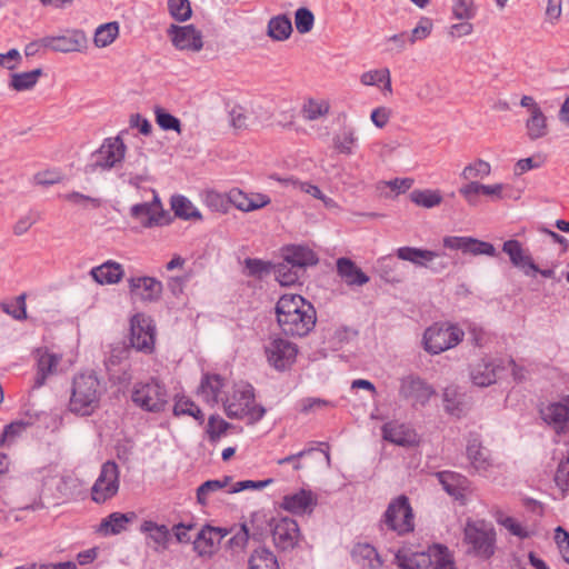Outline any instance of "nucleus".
<instances>
[{
	"label": "nucleus",
	"instance_id": "nucleus-51",
	"mask_svg": "<svg viewBox=\"0 0 569 569\" xmlns=\"http://www.w3.org/2000/svg\"><path fill=\"white\" fill-rule=\"evenodd\" d=\"M173 413L176 416H182V415L191 416L196 420H198L200 423H202L203 419H204L201 409L194 402H192L188 399L178 400L173 407Z\"/></svg>",
	"mask_w": 569,
	"mask_h": 569
},
{
	"label": "nucleus",
	"instance_id": "nucleus-29",
	"mask_svg": "<svg viewBox=\"0 0 569 569\" xmlns=\"http://www.w3.org/2000/svg\"><path fill=\"white\" fill-rule=\"evenodd\" d=\"M337 272L347 286H363L369 282V277L349 258L337 260Z\"/></svg>",
	"mask_w": 569,
	"mask_h": 569
},
{
	"label": "nucleus",
	"instance_id": "nucleus-48",
	"mask_svg": "<svg viewBox=\"0 0 569 569\" xmlns=\"http://www.w3.org/2000/svg\"><path fill=\"white\" fill-rule=\"evenodd\" d=\"M330 104L326 100L309 99L302 108V116L306 120L312 121L328 114Z\"/></svg>",
	"mask_w": 569,
	"mask_h": 569
},
{
	"label": "nucleus",
	"instance_id": "nucleus-37",
	"mask_svg": "<svg viewBox=\"0 0 569 569\" xmlns=\"http://www.w3.org/2000/svg\"><path fill=\"white\" fill-rule=\"evenodd\" d=\"M248 563L249 569H279L277 557L266 547L254 549Z\"/></svg>",
	"mask_w": 569,
	"mask_h": 569
},
{
	"label": "nucleus",
	"instance_id": "nucleus-9",
	"mask_svg": "<svg viewBox=\"0 0 569 569\" xmlns=\"http://www.w3.org/2000/svg\"><path fill=\"white\" fill-rule=\"evenodd\" d=\"M126 151L127 147L120 136L104 139L100 148L92 153L87 171L96 172L117 168L124 160Z\"/></svg>",
	"mask_w": 569,
	"mask_h": 569
},
{
	"label": "nucleus",
	"instance_id": "nucleus-1",
	"mask_svg": "<svg viewBox=\"0 0 569 569\" xmlns=\"http://www.w3.org/2000/svg\"><path fill=\"white\" fill-rule=\"evenodd\" d=\"M276 315L281 330L292 337L307 336L317 320L313 306L299 295H283L276 305Z\"/></svg>",
	"mask_w": 569,
	"mask_h": 569
},
{
	"label": "nucleus",
	"instance_id": "nucleus-21",
	"mask_svg": "<svg viewBox=\"0 0 569 569\" xmlns=\"http://www.w3.org/2000/svg\"><path fill=\"white\" fill-rule=\"evenodd\" d=\"M505 369L502 360L481 359L471 367L470 378L476 386L488 387L497 381Z\"/></svg>",
	"mask_w": 569,
	"mask_h": 569
},
{
	"label": "nucleus",
	"instance_id": "nucleus-60",
	"mask_svg": "<svg viewBox=\"0 0 569 569\" xmlns=\"http://www.w3.org/2000/svg\"><path fill=\"white\" fill-rule=\"evenodd\" d=\"M277 180L284 184H291L293 188L299 189L300 191L308 193L316 199H322L323 192L315 184H311L309 182H302V181L296 180L293 178H286V179L277 178Z\"/></svg>",
	"mask_w": 569,
	"mask_h": 569
},
{
	"label": "nucleus",
	"instance_id": "nucleus-45",
	"mask_svg": "<svg viewBox=\"0 0 569 569\" xmlns=\"http://www.w3.org/2000/svg\"><path fill=\"white\" fill-rule=\"evenodd\" d=\"M491 173V166L489 162L477 159L467 164L460 173L461 179L466 181H476V179H483Z\"/></svg>",
	"mask_w": 569,
	"mask_h": 569
},
{
	"label": "nucleus",
	"instance_id": "nucleus-47",
	"mask_svg": "<svg viewBox=\"0 0 569 569\" xmlns=\"http://www.w3.org/2000/svg\"><path fill=\"white\" fill-rule=\"evenodd\" d=\"M360 81L365 86H377L385 83V90L391 93L390 71L387 68L370 70L361 74Z\"/></svg>",
	"mask_w": 569,
	"mask_h": 569
},
{
	"label": "nucleus",
	"instance_id": "nucleus-43",
	"mask_svg": "<svg viewBox=\"0 0 569 569\" xmlns=\"http://www.w3.org/2000/svg\"><path fill=\"white\" fill-rule=\"evenodd\" d=\"M119 34V23L116 21L103 23L96 29L93 43L97 48L111 44Z\"/></svg>",
	"mask_w": 569,
	"mask_h": 569
},
{
	"label": "nucleus",
	"instance_id": "nucleus-14",
	"mask_svg": "<svg viewBox=\"0 0 569 569\" xmlns=\"http://www.w3.org/2000/svg\"><path fill=\"white\" fill-rule=\"evenodd\" d=\"M539 413L542 421L557 435L569 433V395L542 406Z\"/></svg>",
	"mask_w": 569,
	"mask_h": 569
},
{
	"label": "nucleus",
	"instance_id": "nucleus-41",
	"mask_svg": "<svg viewBox=\"0 0 569 569\" xmlns=\"http://www.w3.org/2000/svg\"><path fill=\"white\" fill-rule=\"evenodd\" d=\"M291 32V20L286 16H277L272 18L268 23V34L277 41H283L288 39Z\"/></svg>",
	"mask_w": 569,
	"mask_h": 569
},
{
	"label": "nucleus",
	"instance_id": "nucleus-35",
	"mask_svg": "<svg viewBox=\"0 0 569 569\" xmlns=\"http://www.w3.org/2000/svg\"><path fill=\"white\" fill-rule=\"evenodd\" d=\"M527 137L535 141L548 134L547 117L541 109H535L526 120Z\"/></svg>",
	"mask_w": 569,
	"mask_h": 569
},
{
	"label": "nucleus",
	"instance_id": "nucleus-50",
	"mask_svg": "<svg viewBox=\"0 0 569 569\" xmlns=\"http://www.w3.org/2000/svg\"><path fill=\"white\" fill-rule=\"evenodd\" d=\"M433 29V23L430 18L422 17L420 18L418 24L408 33V42L409 44H415L418 41H422L427 39Z\"/></svg>",
	"mask_w": 569,
	"mask_h": 569
},
{
	"label": "nucleus",
	"instance_id": "nucleus-61",
	"mask_svg": "<svg viewBox=\"0 0 569 569\" xmlns=\"http://www.w3.org/2000/svg\"><path fill=\"white\" fill-rule=\"evenodd\" d=\"M482 183L478 181H468L466 184H462L459 188V193L465 198V200L475 206L477 203V199L480 194H482Z\"/></svg>",
	"mask_w": 569,
	"mask_h": 569
},
{
	"label": "nucleus",
	"instance_id": "nucleus-28",
	"mask_svg": "<svg viewBox=\"0 0 569 569\" xmlns=\"http://www.w3.org/2000/svg\"><path fill=\"white\" fill-rule=\"evenodd\" d=\"M228 533L227 530L221 528L206 526L197 532L193 539L194 550L199 555H206L211 552V549L219 545L221 539Z\"/></svg>",
	"mask_w": 569,
	"mask_h": 569
},
{
	"label": "nucleus",
	"instance_id": "nucleus-49",
	"mask_svg": "<svg viewBox=\"0 0 569 569\" xmlns=\"http://www.w3.org/2000/svg\"><path fill=\"white\" fill-rule=\"evenodd\" d=\"M231 478L226 476L222 479H213L208 480L203 482L198 489H197V499L198 502L201 505H206L208 497L216 491H219L223 488H226Z\"/></svg>",
	"mask_w": 569,
	"mask_h": 569
},
{
	"label": "nucleus",
	"instance_id": "nucleus-17",
	"mask_svg": "<svg viewBox=\"0 0 569 569\" xmlns=\"http://www.w3.org/2000/svg\"><path fill=\"white\" fill-rule=\"evenodd\" d=\"M41 44L62 53L82 52L88 48V38L82 30L76 29L63 36L44 37Z\"/></svg>",
	"mask_w": 569,
	"mask_h": 569
},
{
	"label": "nucleus",
	"instance_id": "nucleus-36",
	"mask_svg": "<svg viewBox=\"0 0 569 569\" xmlns=\"http://www.w3.org/2000/svg\"><path fill=\"white\" fill-rule=\"evenodd\" d=\"M133 517V513L113 512L101 521L99 531L103 535H118L127 529Z\"/></svg>",
	"mask_w": 569,
	"mask_h": 569
},
{
	"label": "nucleus",
	"instance_id": "nucleus-42",
	"mask_svg": "<svg viewBox=\"0 0 569 569\" xmlns=\"http://www.w3.org/2000/svg\"><path fill=\"white\" fill-rule=\"evenodd\" d=\"M410 200L419 207L431 209L442 202V196L439 190L416 189L410 193Z\"/></svg>",
	"mask_w": 569,
	"mask_h": 569
},
{
	"label": "nucleus",
	"instance_id": "nucleus-40",
	"mask_svg": "<svg viewBox=\"0 0 569 569\" xmlns=\"http://www.w3.org/2000/svg\"><path fill=\"white\" fill-rule=\"evenodd\" d=\"M171 209L177 217L184 220L201 218L199 210L184 196H173L171 198Z\"/></svg>",
	"mask_w": 569,
	"mask_h": 569
},
{
	"label": "nucleus",
	"instance_id": "nucleus-55",
	"mask_svg": "<svg viewBox=\"0 0 569 569\" xmlns=\"http://www.w3.org/2000/svg\"><path fill=\"white\" fill-rule=\"evenodd\" d=\"M356 141L357 137L355 132L352 130H346L333 138V146L340 153L351 154Z\"/></svg>",
	"mask_w": 569,
	"mask_h": 569
},
{
	"label": "nucleus",
	"instance_id": "nucleus-53",
	"mask_svg": "<svg viewBox=\"0 0 569 569\" xmlns=\"http://www.w3.org/2000/svg\"><path fill=\"white\" fill-rule=\"evenodd\" d=\"M168 9L172 18L187 21L192 14L189 0H168Z\"/></svg>",
	"mask_w": 569,
	"mask_h": 569
},
{
	"label": "nucleus",
	"instance_id": "nucleus-4",
	"mask_svg": "<svg viewBox=\"0 0 569 569\" xmlns=\"http://www.w3.org/2000/svg\"><path fill=\"white\" fill-rule=\"evenodd\" d=\"M497 533L491 522L467 520L463 529V543L467 553L481 559H490L496 551Z\"/></svg>",
	"mask_w": 569,
	"mask_h": 569
},
{
	"label": "nucleus",
	"instance_id": "nucleus-23",
	"mask_svg": "<svg viewBox=\"0 0 569 569\" xmlns=\"http://www.w3.org/2000/svg\"><path fill=\"white\" fill-rule=\"evenodd\" d=\"M502 251L509 256L511 263L521 269L526 276H532L538 271V266L518 240L505 241Z\"/></svg>",
	"mask_w": 569,
	"mask_h": 569
},
{
	"label": "nucleus",
	"instance_id": "nucleus-57",
	"mask_svg": "<svg viewBox=\"0 0 569 569\" xmlns=\"http://www.w3.org/2000/svg\"><path fill=\"white\" fill-rule=\"evenodd\" d=\"M452 14L458 20H469L476 16L473 0H457L452 7Z\"/></svg>",
	"mask_w": 569,
	"mask_h": 569
},
{
	"label": "nucleus",
	"instance_id": "nucleus-27",
	"mask_svg": "<svg viewBox=\"0 0 569 569\" xmlns=\"http://www.w3.org/2000/svg\"><path fill=\"white\" fill-rule=\"evenodd\" d=\"M140 530L146 533L147 545L153 550L161 551L167 549L170 540V531L167 526L146 520L142 522Z\"/></svg>",
	"mask_w": 569,
	"mask_h": 569
},
{
	"label": "nucleus",
	"instance_id": "nucleus-11",
	"mask_svg": "<svg viewBox=\"0 0 569 569\" xmlns=\"http://www.w3.org/2000/svg\"><path fill=\"white\" fill-rule=\"evenodd\" d=\"M396 254L400 260L409 261L416 267L428 268L433 273H440L448 267V262L442 259L443 253L432 250L400 247L396 250Z\"/></svg>",
	"mask_w": 569,
	"mask_h": 569
},
{
	"label": "nucleus",
	"instance_id": "nucleus-39",
	"mask_svg": "<svg viewBox=\"0 0 569 569\" xmlns=\"http://www.w3.org/2000/svg\"><path fill=\"white\" fill-rule=\"evenodd\" d=\"M41 74L42 69L40 68L28 72L13 73L11 74L9 87L16 91L30 90L37 84Z\"/></svg>",
	"mask_w": 569,
	"mask_h": 569
},
{
	"label": "nucleus",
	"instance_id": "nucleus-63",
	"mask_svg": "<svg viewBox=\"0 0 569 569\" xmlns=\"http://www.w3.org/2000/svg\"><path fill=\"white\" fill-rule=\"evenodd\" d=\"M26 297L24 295L19 296L16 298L14 301L3 305V310L11 315L17 320H22L27 318V311H26Z\"/></svg>",
	"mask_w": 569,
	"mask_h": 569
},
{
	"label": "nucleus",
	"instance_id": "nucleus-30",
	"mask_svg": "<svg viewBox=\"0 0 569 569\" xmlns=\"http://www.w3.org/2000/svg\"><path fill=\"white\" fill-rule=\"evenodd\" d=\"M90 274L99 284H114L122 279L124 270L120 263L109 260L92 268Z\"/></svg>",
	"mask_w": 569,
	"mask_h": 569
},
{
	"label": "nucleus",
	"instance_id": "nucleus-15",
	"mask_svg": "<svg viewBox=\"0 0 569 569\" xmlns=\"http://www.w3.org/2000/svg\"><path fill=\"white\" fill-rule=\"evenodd\" d=\"M156 327L144 315H136L131 319V346L138 351L151 352L154 347Z\"/></svg>",
	"mask_w": 569,
	"mask_h": 569
},
{
	"label": "nucleus",
	"instance_id": "nucleus-26",
	"mask_svg": "<svg viewBox=\"0 0 569 569\" xmlns=\"http://www.w3.org/2000/svg\"><path fill=\"white\" fill-rule=\"evenodd\" d=\"M131 216L139 220L144 228L162 223L163 210L158 197L152 202L138 203L131 207Z\"/></svg>",
	"mask_w": 569,
	"mask_h": 569
},
{
	"label": "nucleus",
	"instance_id": "nucleus-52",
	"mask_svg": "<svg viewBox=\"0 0 569 569\" xmlns=\"http://www.w3.org/2000/svg\"><path fill=\"white\" fill-rule=\"evenodd\" d=\"M555 482L562 496L569 493V450L566 459L560 460L558 465Z\"/></svg>",
	"mask_w": 569,
	"mask_h": 569
},
{
	"label": "nucleus",
	"instance_id": "nucleus-19",
	"mask_svg": "<svg viewBox=\"0 0 569 569\" xmlns=\"http://www.w3.org/2000/svg\"><path fill=\"white\" fill-rule=\"evenodd\" d=\"M168 36L171 38L173 46L179 50L198 52L203 47L202 33L192 24H172L168 29Z\"/></svg>",
	"mask_w": 569,
	"mask_h": 569
},
{
	"label": "nucleus",
	"instance_id": "nucleus-8",
	"mask_svg": "<svg viewBox=\"0 0 569 569\" xmlns=\"http://www.w3.org/2000/svg\"><path fill=\"white\" fill-rule=\"evenodd\" d=\"M463 336V330L456 325L435 323L425 331V349L429 353L439 355L456 347L462 341Z\"/></svg>",
	"mask_w": 569,
	"mask_h": 569
},
{
	"label": "nucleus",
	"instance_id": "nucleus-56",
	"mask_svg": "<svg viewBox=\"0 0 569 569\" xmlns=\"http://www.w3.org/2000/svg\"><path fill=\"white\" fill-rule=\"evenodd\" d=\"M497 521L505 529H507L511 535H513L520 539H526L529 537V531L512 517L500 516L497 519Z\"/></svg>",
	"mask_w": 569,
	"mask_h": 569
},
{
	"label": "nucleus",
	"instance_id": "nucleus-13",
	"mask_svg": "<svg viewBox=\"0 0 569 569\" xmlns=\"http://www.w3.org/2000/svg\"><path fill=\"white\" fill-rule=\"evenodd\" d=\"M266 356L270 366L277 370H286L296 360L297 346L281 337H272L264 346Z\"/></svg>",
	"mask_w": 569,
	"mask_h": 569
},
{
	"label": "nucleus",
	"instance_id": "nucleus-54",
	"mask_svg": "<svg viewBox=\"0 0 569 569\" xmlns=\"http://www.w3.org/2000/svg\"><path fill=\"white\" fill-rule=\"evenodd\" d=\"M315 22L313 13L307 8H299L295 14L296 29L299 33L311 31Z\"/></svg>",
	"mask_w": 569,
	"mask_h": 569
},
{
	"label": "nucleus",
	"instance_id": "nucleus-3",
	"mask_svg": "<svg viewBox=\"0 0 569 569\" xmlns=\"http://www.w3.org/2000/svg\"><path fill=\"white\" fill-rule=\"evenodd\" d=\"M106 386L96 372H82L73 378L69 409L79 416H90L100 406Z\"/></svg>",
	"mask_w": 569,
	"mask_h": 569
},
{
	"label": "nucleus",
	"instance_id": "nucleus-31",
	"mask_svg": "<svg viewBox=\"0 0 569 569\" xmlns=\"http://www.w3.org/2000/svg\"><path fill=\"white\" fill-rule=\"evenodd\" d=\"M283 259L298 270L305 272V268L318 263L317 254L308 247L291 246L284 250Z\"/></svg>",
	"mask_w": 569,
	"mask_h": 569
},
{
	"label": "nucleus",
	"instance_id": "nucleus-62",
	"mask_svg": "<svg viewBox=\"0 0 569 569\" xmlns=\"http://www.w3.org/2000/svg\"><path fill=\"white\" fill-rule=\"evenodd\" d=\"M467 253H470L472 256L485 254V256L493 257V256H496L497 252H496V248L491 243L470 237L469 248H468Z\"/></svg>",
	"mask_w": 569,
	"mask_h": 569
},
{
	"label": "nucleus",
	"instance_id": "nucleus-33",
	"mask_svg": "<svg viewBox=\"0 0 569 569\" xmlns=\"http://www.w3.org/2000/svg\"><path fill=\"white\" fill-rule=\"evenodd\" d=\"M223 379L219 375H206L199 386V393L204 401L216 405L221 400L220 393L222 389L227 390Z\"/></svg>",
	"mask_w": 569,
	"mask_h": 569
},
{
	"label": "nucleus",
	"instance_id": "nucleus-22",
	"mask_svg": "<svg viewBox=\"0 0 569 569\" xmlns=\"http://www.w3.org/2000/svg\"><path fill=\"white\" fill-rule=\"evenodd\" d=\"M228 202L243 212H251L264 208L271 202V199L260 192L246 193L239 188H232L226 193Z\"/></svg>",
	"mask_w": 569,
	"mask_h": 569
},
{
	"label": "nucleus",
	"instance_id": "nucleus-12",
	"mask_svg": "<svg viewBox=\"0 0 569 569\" xmlns=\"http://www.w3.org/2000/svg\"><path fill=\"white\" fill-rule=\"evenodd\" d=\"M466 456L470 468L481 476H488L499 467L490 450L482 446L480 437L476 433H470L467 439Z\"/></svg>",
	"mask_w": 569,
	"mask_h": 569
},
{
	"label": "nucleus",
	"instance_id": "nucleus-32",
	"mask_svg": "<svg viewBox=\"0 0 569 569\" xmlns=\"http://www.w3.org/2000/svg\"><path fill=\"white\" fill-rule=\"evenodd\" d=\"M382 437L385 440L398 445L409 446L415 442L416 435L405 425L398 422H387L382 427Z\"/></svg>",
	"mask_w": 569,
	"mask_h": 569
},
{
	"label": "nucleus",
	"instance_id": "nucleus-18",
	"mask_svg": "<svg viewBox=\"0 0 569 569\" xmlns=\"http://www.w3.org/2000/svg\"><path fill=\"white\" fill-rule=\"evenodd\" d=\"M128 287L133 298L144 302L158 301L163 291L162 282L149 276L130 277Z\"/></svg>",
	"mask_w": 569,
	"mask_h": 569
},
{
	"label": "nucleus",
	"instance_id": "nucleus-20",
	"mask_svg": "<svg viewBox=\"0 0 569 569\" xmlns=\"http://www.w3.org/2000/svg\"><path fill=\"white\" fill-rule=\"evenodd\" d=\"M400 395L413 402L425 406L436 393L435 389L420 377L410 375L400 380Z\"/></svg>",
	"mask_w": 569,
	"mask_h": 569
},
{
	"label": "nucleus",
	"instance_id": "nucleus-2",
	"mask_svg": "<svg viewBox=\"0 0 569 569\" xmlns=\"http://www.w3.org/2000/svg\"><path fill=\"white\" fill-rule=\"evenodd\" d=\"M221 402L230 419H242L253 425L262 419L266 409L254 402L253 387L240 381L223 391Z\"/></svg>",
	"mask_w": 569,
	"mask_h": 569
},
{
	"label": "nucleus",
	"instance_id": "nucleus-59",
	"mask_svg": "<svg viewBox=\"0 0 569 569\" xmlns=\"http://www.w3.org/2000/svg\"><path fill=\"white\" fill-rule=\"evenodd\" d=\"M230 427V425L219 416H210L207 432L211 441H217Z\"/></svg>",
	"mask_w": 569,
	"mask_h": 569
},
{
	"label": "nucleus",
	"instance_id": "nucleus-7",
	"mask_svg": "<svg viewBox=\"0 0 569 569\" xmlns=\"http://www.w3.org/2000/svg\"><path fill=\"white\" fill-rule=\"evenodd\" d=\"M381 525L399 536L415 529V516L408 497L405 495L392 499L381 518Z\"/></svg>",
	"mask_w": 569,
	"mask_h": 569
},
{
	"label": "nucleus",
	"instance_id": "nucleus-16",
	"mask_svg": "<svg viewBox=\"0 0 569 569\" xmlns=\"http://www.w3.org/2000/svg\"><path fill=\"white\" fill-rule=\"evenodd\" d=\"M272 539L281 550L292 549L299 539L300 530L296 520L289 517L272 519L270 521Z\"/></svg>",
	"mask_w": 569,
	"mask_h": 569
},
{
	"label": "nucleus",
	"instance_id": "nucleus-44",
	"mask_svg": "<svg viewBox=\"0 0 569 569\" xmlns=\"http://www.w3.org/2000/svg\"><path fill=\"white\" fill-rule=\"evenodd\" d=\"M302 273V271L298 270V268L286 261V259H283V261L278 263L274 268L276 279L281 286L295 284L299 281Z\"/></svg>",
	"mask_w": 569,
	"mask_h": 569
},
{
	"label": "nucleus",
	"instance_id": "nucleus-10",
	"mask_svg": "<svg viewBox=\"0 0 569 569\" xmlns=\"http://www.w3.org/2000/svg\"><path fill=\"white\" fill-rule=\"evenodd\" d=\"M120 471L114 461H106L91 488V499L96 503H104L112 499L119 491Z\"/></svg>",
	"mask_w": 569,
	"mask_h": 569
},
{
	"label": "nucleus",
	"instance_id": "nucleus-25",
	"mask_svg": "<svg viewBox=\"0 0 569 569\" xmlns=\"http://www.w3.org/2000/svg\"><path fill=\"white\" fill-rule=\"evenodd\" d=\"M34 355L37 359L34 386L39 388L46 383L50 376L57 372V368L61 361V356L42 348L37 349Z\"/></svg>",
	"mask_w": 569,
	"mask_h": 569
},
{
	"label": "nucleus",
	"instance_id": "nucleus-46",
	"mask_svg": "<svg viewBox=\"0 0 569 569\" xmlns=\"http://www.w3.org/2000/svg\"><path fill=\"white\" fill-rule=\"evenodd\" d=\"M437 477L440 483L443 486V489L450 495L458 497L461 495L460 489H462V485L467 481V479L456 472L452 471H441L437 473Z\"/></svg>",
	"mask_w": 569,
	"mask_h": 569
},
{
	"label": "nucleus",
	"instance_id": "nucleus-5",
	"mask_svg": "<svg viewBox=\"0 0 569 569\" xmlns=\"http://www.w3.org/2000/svg\"><path fill=\"white\" fill-rule=\"evenodd\" d=\"M396 562L401 569H455L448 548L436 545L427 552H409L399 550Z\"/></svg>",
	"mask_w": 569,
	"mask_h": 569
},
{
	"label": "nucleus",
	"instance_id": "nucleus-64",
	"mask_svg": "<svg viewBox=\"0 0 569 569\" xmlns=\"http://www.w3.org/2000/svg\"><path fill=\"white\" fill-rule=\"evenodd\" d=\"M555 540L562 559L569 563V532L562 527H557L555 530Z\"/></svg>",
	"mask_w": 569,
	"mask_h": 569
},
{
	"label": "nucleus",
	"instance_id": "nucleus-58",
	"mask_svg": "<svg viewBox=\"0 0 569 569\" xmlns=\"http://www.w3.org/2000/svg\"><path fill=\"white\" fill-rule=\"evenodd\" d=\"M156 120L159 127L163 130L181 131L180 120L161 108L156 109Z\"/></svg>",
	"mask_w": 569,
	"mask_h": 569
},
{
	"label": "nucleus",
	"instance_id": "nucleus-24",
	"mask_svg": "<svg viewBox=\"0 0 569 569\" xmlns=\"http://www.w3.org/2000/svg\"><path fill=\"white\" fill-rule=\"evenodd\" d=\"M317 506V497L310 491L301 489L283 497L281 508L293 515H310Z\"/></svg>",
	"mask_w": 569,
	"mask_h": 569
},
{
	"label": "nucleus",
	"instance_id": "nucleus-34",
	"mask_svg": "<svg viewBox=\"0 0 569 569\" xmlns=\"http://www.w3.org/2000/svg\"><path fill=\"white\" fill-rule=\"evenodd\" d=\"M445 410L455 417H461L467 410L465 395L457 387H448L442 395Z\"/></svg>",
	"mask_w": 569,
	"mask_h": 569
},
{
	"label": "nucleus",
	"instance_id": "nucleus-6",
	"mask_svg": "<svg viewBox=\"0 0 569 569\" xmlns=\"http://www.w3.org/2000/svg\"><path fill=\"white\" fill-rule=\"evenodd\" d=\"M131 400L144 411L160 412L168 403V393L163 385L151 378L146 382L139 381L133 385Z\"/></svg>",
	"mask_w": 569,
	"mask_h": 569
},
{
	"label": "nucleus",
	"instance_id": "nucleus-38",
	"mask_svg": "<svg viewBox=\"0 0 569 569\" xmlns=\"http://www.w3.org/2000/svg\"><path fill=\"white\" fill-rule=\"evenodd\" d=\"M352 557L358 562H361L362 566H367L371 569H377L382 565L377 550L368 543L357 545L352 550Z\"/></svg>",
	"mask_w": 569,
	"mask_h": 569
}]
</instances>
